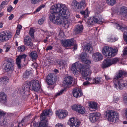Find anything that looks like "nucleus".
<instances>
[{"label": "nucleus", "instance_id": "25", "mask_svg": "<svg viewBox=\"0 0 127 127\" xmlns=\"http://www.w3.org/2000/svg\"><path fill=\"white\" fill-rule=\"evenodd\" d=\"M31 86V82L28 81H26L25 83L23 86L22 87V89L21 91L24 92L29 90L30 89L31 90L30 88Z\"/></svg>", "mask_w": 127, "mask_h": 127}, {"label": "nucleus", "instance_id": "16", "mask_svg": "<svg viewBox=\"0 0 127 127\" xmlns=\"http://www.w3.org/2000/svg\"><path fill=\"white\" fill-rule=\"evenodd\" d=\"M72 109L80 114H83L85 112L84 107L79 105H74L72 107Z\"/></svg>", "mask_w": 127, "mask_h": 127}, {"label": "nucleus", "instance_id": "46", "mask_svg": "<svg viewBox=\"0 0 127 127\" xmlns=\"http://www.w3.org/2000/svg\"><path fill=\"white\" fill-rule=\"evenodd\" d=\"M82 62L85 63L86 64H91V61L89 60L86 59L85 60H84V61Z\"/></svg>", "mask_w": 127, "mask_h": 127}, {"label": "nucleus", "instance_id": "28", "mask_svg": "<svg viewBox=\"0 0 127 127\" xmlns=\"http://www.w3.org/2000/svg\"><path fill=\"white\" fill-rule=\"evenodd\" d=\"M83 27L82 25H77L75 27L74 32L75 34L81 33L83 31Z\"/></svg>", "mask_w": 127, "mask_h": 127}, {"label": "nucleus", "instance_id": "9", "mask_svg": "<svg viewBox=\"0 0 127 127\" xmlns=\"http://www.w3.org/2000/svg\"><path fill=\"white\" fill-rule=\"evenodd\" d=\"M7 63L6 65L5 70L7 72L11 73L13 70V65L12 64L13 61L10 59L6 60Z\"/></svg>", "mask_w": 127, "mask_h": 127}, {"label": "nucleus", "instance_id": "36", "mask_svg": "<svg viewBox=\"0 0 127 127\" xmlns=\"http://www.w3.org/2000/svg\"><path fill=\"white\" fill-rule=\"evenodd\" d=\"M8 78L5 76L1 78L0 79V82L3 84H6L8 82Z\"/></svg>", "mask_w": 127, "mask_h": 127}, {"label": "nucleus", "instance_id": "48", "mask_svg": "<svg viewBox=\"0 0 127 127\" xmlns=\"http://www.w3.org/2000/svg\"><path fill=\"white\" fill-rule=\"evenodd\" d=\"M32 124L33 126L34 127H38V124L35 121H34L32 123Z\"/></svg>", "mask_w": 127, "mask_h": 127}, {"label": "nucleus", "instance_id": "13", "mask_svg": "<svg viewBox=\"0 0 127 127\" xmlns=\"http://www.w3.org/2000/svg\"><path fill=\"white\" fill-rule=\"evenodd\" d=\"M74 40L73 38L65 39L61 41L63 46L65 47H70L74 44Z\"/></svg>", "mask_w": 127, "mask_h": 127}, {"label": "nucleus", "instance_id": "62", "mask_svg": "<svg viewBox=\"0 0 127 127\" xmlns=\"http://www.w3.org/2000/svg\"><path fill=\"white\" fill-rule=\"evenodd\" d=\"M105 79L106 80H110L111 78L108 76H105Z\"/></svg>", "mask_w": 127, "mask_h": 127}, {"label": "nucleus", "instance_id": "57", "mask_svg": "<svg viewBox=\"0 0 127 127\" xmlns=\"http://www.w3.org/2000/svg\"><path fill=\"white\" fill-rule=\"evenodd\" d=\"M90 82L88 81H86L84 82L83 83V85L84 86H86L88 85L89 84Z\"/></svg>", "mask_w": 127, "mask_h": 127}, {"label": "nucleus", "instance_id": "3", "mask_svg": "<svg viewBox=\"0 0 127 127\" xmlns=\"http://www.w3.org/2000/svg\"><path fill=\"white\" fill-rule=\"evenodd\" d=\"M124 76H127V72L120 70L116 72L113 80L114 87H117V83L123 80Z\"/></svg>", "mask_w": 127, "mask_h": 127}, {"label": "nucleus", "instance_id": "29", "mask_svg": "<svg viewBox=\"0 0 127 127\" xmlns=\"http://www.w3.org/2000/svg\"><path fill=\"white\" fill-rule=\"evenodd\" d=\"M29 57L32 59V60L33 61L37 58L38 55L36 52L33 51L30 53Z\"/></svg>", "mask_w": 127, "mask_h": 127}, {"label": "nucleus", "instance_id": "33", "mask_svg": "<svg viewBox=\"0 0 127 127\" xmlns=\"http://www.w3.org/2000/svg\"><path fill=\"white\" fill-rule=\"evenodd\" d=\"M89 118L91 122L92 123H95L98 120V118L94 115L92 113L90 114Z\"/></svg>", "mask_w": 127, "mask_h": 127}, {"label": "nucleus", "instance_id": "58", "mask_svg": "<svg viewBox=\"0 0 127 127\" xmlns=\"http://www.w3.org/2000/svg\"><path fill=\"white\" fill-rule=\"evenodd\" d=\"M5 114V113L4 112L1 110H0V116H4Z\"/></svg>", "mask_w": 127, "mask_h": 127}, {"label": "nucleus", "instance_id": "8", "mask_svg": "<svg viewBox=\"0 0 127 127\" xmlns=\"http://www.w3.org/2000/svg\"><path fill=\"white\" fill-rule=\"evenodd\" d=\"M12 36L11 32L9 31H5L0 33V41L4 42L7 41Z\"/></svg>", "mask_w": 127, "mask_h": 127}, {"label": "nucleus", "instance_id": "26", "mask_svg": "<svg viewBox=\"0 0 127 127\" xmlns=\"http://www.w3.org/2000/svg\"><path fill=\"white\" fill-rule=\"evenodd\" d=\"M84 50L85 51L91 53L93 51V49L91 45L89 43L85 45Z\"/></svg>", "mask_w": 127, "mask_h": 127}, {"label": "nucleus", "instance_id": "27", "mask_svg": "<svg viewBox=\"0 0 127 127\" xmlns=\"http://www.w3.org/2000/svg\"><path fill=\"white\" fill-rule=\"evenodd\" d=\"M24 43L27 46H32L33 43L32 42L31 39L29 37H27L25 38L24 40Z\"/></svg>", "mask_w": 127, "mask_h": 127}, {"label": "nucleus", "instance_id": "44", "mask_svg": "<svg viewBox=\"0 0 127 127\" xmlns=\"http://www.w3.org/2000/svg\"><path fill=\"white\" fill-rule=\"evenodd\" d=\"M8 3V2L6 1H3L0 4V7L2 8L3 7H4L5 5H7Z\"/></svg>", "mask_w": 127, "mask_h": 127}, {"label": "nucleus", "instance_id": "39", "mask_svg": "<svg viewBox=\"0 0 127 127\" xmlns=\"http://www.w3.org/2000/svg\"><path fill=\"white\" fill-rule=\"evenodd\" d=\"M31 74V72L30 71H26L25 72L23 75V78L25 79H26L28 78L30 75Z\"/></svg>", "mask_w": 127, "mask_h": 127}, {"label": "nucleus", "instance_id": "12", "mask_svg": "<svg viewBox=\"0 0 127 127\" xmlns=\"http://www.w3.org/2000/svg\"><path fill=\"white\" fill-rule=\"evenodd\" d=\"M115 26L117 27V29H122L123 32H124L123 35L124 40L127 44V27H122L120 25L117 23L115 24Z\"/></svg>", "mask_w": 127, "mask_h": 127}, {"label": "nucleus", "instance_id": "64", "mask_svg": "<svg viewBox=\"0 0 127 127\" xmlns=\"http://www.w3.org/2000/svg\"><path fill=\"white\" fill-rule=\"evenodd\" d=\"M18 0H15L13 2V3L15 4H17V3L18 2Z\"/></svg>", "mask_w": 127, "mask_h": 127}, {"label": "nucleus", "instance_id": "59", "mask_svg": "<svg viewBox=\"0 0 127 127\" xmlns=\"http://www.w3.org/2000/svg\"><path fill=\"white\" fill-rule=\"evenodd\" d=\"M20 30L19 29H17L16 32V34L17 35H19L20 34Z\"/></svg>", "mask_w": 127, "mask_h": 127}, {"label": "nucleus", "instance_id": "19", "mask_svg": "<svg viewBox=\"0 0 127 127\" xmlns=\"http://www.w3.org/2000/svg\"><path fill=\"white\" fill-rule=\"evenodd\" d=\"M72 80L73 78L71 76H68L65 77L63 82L64 86L66 87H68L72 83Z\"/></svg>", "mask_w": 127, "mask_h": 127}, {"label": "nucleus", "instance_id": "6", "mask_svg": "<svg viewBox=\"0 0 127 127\" xmlns=\"http://www.w3.org/2000/svg\"><path fill=\"white\" fill-rule=\"evenodd\" d=\"M119 60L117 58H115L112 59H106L104 60L102 64V67L105 68L110 66L113 64H116L118 62Z\"/></svg>", "mask_w": 127, "mask_h": 127}, {"label": "nucleus", "instance_id": "4", "mask_svg": "<svg viewBox=\"0 0 127 127\" xmlns=\"http://www.w3.org/2000/svg\"><path fill=\"white\" fill-rule=\"evenodd\" d=\"M118 50L117 48L113 49L111 47L107 46L104 47L102 50L103 54L108 58L114 57L116 54Z\"/></svg>", "mask_w": 127, "mask_h": 127}, {"label": "nucleus", "instance_id": "20", "mask_svg": "<svg viewBox=\"0 0 127 127\" xmlns=\"http://www.w3.org/2000/svg\"><path fill=\"white\" fill-rule=\"evenodd\" d=\"M72 93L73 96L76 98L80 97L83 94L81 89L77 88H76L73 90Z\"/></svg>", "mask_w": 127, "mask_h": 127}, {"label": "nucleus", "instance_id": "24", "mask_svg": "<svg viewBox=\"0 0 127 127\" xmlns=\"http://www.w3.org/2000/svg\"><path fill=\"white\" fill-rule=\"evenodd\" d=\"M117 87H115L117 89H119L120 90L123 89L124 87H127V81H123V80L120 81L118 83H117Z\"/></svg>", "mask_w": 127, "mask_h": 127}, {"label": "nucleus", "instance_id": "21", "mask_svg": "<svg viewBox=\"0 0 127 127\" xmlns=\"http://www.w3.org/2000/svg\"><path fill=\"white\" fill-rule=\"evenodd\" d=\"M81 70L82 75L84 77H87L88 75H90L91 74V72L89 68H87L86 66H82Z\"/></svg>", "mask_w": 127, "mask_h": 127}, {"label": "nucleus", "instance_id": "63", "mask_svg": "<svg viewBox=\"0 0 127 127\" xmlns=\"http://www.w3.org/2000/svg\"><path fill=\"white\" fill-rule=\"evenodd\" d=\"M125 115L126 118H127V108H126L125 111Z\"/></svg>", "mask_w": 127, "mask_h": 127}, {"label": "nucleus", "instance_id": "54", "mask_svg": "<svg viewBox=\"0 0 127 127\" xmlns=\"http://www.w3.org/2000/svg\"><path fill=\"white\" fill-rule=\"evenodd\" d=\"M108 41L110 42H113L115 41V40L112 38H108Z\"/></svg>", "mask_w": 127, "mask_h": 127}, {"label": "nucleus", "instance_id": "14", "mask_svg": "<svg viewBox=\"0 0 127 127\" xmlns=\"http://www.w3.org/2000/svg\"><path fill=\"white\" fill-rule=\"evenodd\" d=\"M102 18H98V19L95 17H93L92 18H91L88 19V24L91 25H93L94 24L102 23Z\"/></svg>", "mask_w": 127, "mask_h": 127}, {"label": "nucleus", "instance_id": "52", "mask_svg": "<svg viewBox=\"0 0 127 127\" xmlns=\"http://www.w3.org/2000/svg\"><path fill=\"white\" fill-rule=\"evenodd\" d=\"M124 102L127 105V96H125L124 98Z\"/></svg>", "mask_w": 127, "mask_h": 127}, {"label": "nucleus", "instance_id": "43", "mask_svg": "<svg viewBox=\"0 0 127 127\" xmlns=\"http://www.w3.org/2000/svg\"><path fill=\"white\" fill-rule=\"evenodd\" d=\"M66 89L64 88V89L61 90L60 92L57 93L56 96H59L62 94L64 92L66 91Z\"/></svg>", "mask_w": 127, "mask_h": 127}, {"label": "nucleus", "instance_id": "41", "mask_svg": "<svg viewBox=\"0 0 127 127\" xmlns=\"http://www.w3.org/2000/svg\"><path fill=\"white\" fill-rule=\"evenodd\" d=\"M34 30L32 29H31L29 31L30 35L32 38H33L34 37Z\"/></svg>", "mask_w": 127, "mask_h": 127}, {"label": "nucleus", "instance_id": "32", "mask_svg": "<svg viewBox=\"0 0 127 127\" xmlns=\"http://www.w3.org/2000/svg\"><path fill=\"white\" fill-rule=\"evenodd\" d=\"M89 106L90 109L95 111L97 109V105L96 103L93 102H90L89 103Z\"/></svg>", "mask_w": 127, "mask_h": 127}, {"label": "nucleus", "instance_id": "11", "mask_svg": "<svg viewBox=\"0 0 127 127\" xmlns=\"http://www.w3.org/2000/svg\"><path fill=\"white\" fill-rule=\"evenodd\" d=\"M31 90L37 92L40 89V87L39 81L37 80L31 81Z\"/></svg>", "mask_w": 127, "mask_h": 127}, {"label": "nucleus", "instance_id": "1", "mask_svg": "<svg viewBox=\"0 0 127 127\" xmlns=\"http://www.w3.org/2000/svg\"><path fill=\"white\" fill-rule=\"evenodd\" d=\"M50 18L54 24H62L65 28L69 27L71 21L68 18L70 13L65 5L58 3L52 6Z\"/></svg>", "mask_w": 127, "mask_h": 127}, {"label": "nucleus", "instance_id": "34", "mask_svg": "<svg viewBox=\"0 0 127 127\" xmlns=\"http://www.w3.org/2000/svg\"><path fill=\"white\" fill-rule=\"evenodd\" d=\"M48 120H45L43 121H41V122L39 123L38 127H46L48 124Z\"/></svg>", "mask_w": 127, "mask_h": 127}, {"label": "nucleus", "instance_id": "40", "mask_svg": "<svg viewBox=\"0 0 127 127\" xmlns=\"http://www.w3.org/2000/svg\"><path fill=\"white\" fill-rule=\"evenodd\" d=\"M49 65H52L53 64H55L58 63V61L55 59H51L49 62Z\"/></svg>", "mask_w": 127, "mask_h": 127}, {"label": "nucleus", "instance_id": "49", "mask_svg": "<svg viewBox=\"0 0 127 127\" xmlns=\"http://www.w3.org/2000/svg\"><path fill=\"white\" fill-rule=\"evenodd\" d=\"M93 115L96 116L97 118H98V117H99L100 115V114L99 112H97L96 113H92Z\"/></svg>", "mask_w": 127, "mask_h": 127}, {"label": "nucleus", "instance_id": "22", "mask_svg": "<svg viewBox=\"0 0 127 127\" xmlns=\"http://www.w3.org/2000/svg\"><path fill=\"white\" fill-rule=\"evenodd\" d=\"M68 123L70 126L73 127L74 126L75 127H78L80 124V123L74 118H70Z\"/></svg>", "mask_w": 127, "mask_h": 127}, {"label": "nucleus", "instance_id": "45", "mask_svg": "<svg viewBox=\"0 0 127 127\" xmlns=\"http://www.w3.org/2000/svg\"><path fill=\"white\" fill-rule=\"evenodd\" d=\"M11 46L10 45H4V48H6V50L5 52H8L10 50V48H11Z\"/></svg>", "mask_w": 127, "mask_h": 127}, {"label": "nucleus", "instance_id": "35", "mask_svg": "<svg viewBox=\"0 0 127 127\" xmlns=\"http://www.w3.org/2000/svg\"><path fill=\"white\" fill-rule=\"evenodd\" d=\"M88 57L87 54L85 52H82L80 56V59L82 62L85 60L86 58Z\"/></svg>", "mask_w": 127, "mask_h": 127}, {"label": "nucleus", "instance_id": "51", "mask_svg": "<svg viewBox=\"0 0 127 127\" xmlns=\"http://www.w3.org/2000/svg\"><path fill=\"white\" fill-rule=\"evenodd\" d=\"M12 8L13 7L11 6H10L7 8V11L9 12H11V10Z\"/></svg>", "mask_w": 127, "mask_h": 127}, {"label": "nucleus", "instance_id": "31", "mask_svg": "<svg viewBox=\"0 0 127 127\" xmlns=\"http://www.w3.org/2000/svg\"><path fill=\"white\" fill-rule=\"evenodd\" d=\"M7 99L6 95L3 92L0 93V102H4Z\"/></svg>", "mask_w": 127, "mask_h": 127}, {"label": "nucleus", "instance_id": "47", "mask_svg": "<svg viewBox=\"0 0 127 127\" xmlns=\"http://www.w3.org/2000/svg\"><path fill=\"white\" fill-rule=\"evenodd\" d=\"M45 19L43 18H42L39 20L38 21V23L39 24L41 25L43 24L44 21Z\"/></svg>", "mask_w": 127, "mask_h": 127}, {"label": "nucleus", "instance_id": "38", "mask_svg": "<svg viewBox=\"0 0 127 127\" xmlns=\"http://www.w3.org/2000/svg\"><path fill=\"white\" fill-rule=\"evenodd\" d=\"M106 2L109 5H113L116 2V0H105Z\"/></svg>", "mask_w": 127, "mask_h": 127}, {"label": "nucleus", "instance_id": "53", "mask_svg": "<svg viewBox=\"0 0 127 127\" xmlns=\"http://www.w3.org/2000/svg\"><path fill=\"white\" fill-rule=\"evenodd\" d=\"M55 127H64L62 124L59 123L57 124Z\"/></svg>", "mask_w": 127, "mask_h": 127}, {"label": "nucleus", "instance_id": "60", "mask_svg": "<svg viewBox=\"0 0 127 127\" xmlns=\"http://www.w3.org/2000/svg\"><path fill=\"white\" fill-rule=\"evenodd\" d=\"M41 7H38L36 10H35V12H38V11H39L41 9Z\"/></svg>", "mask_w": 127, "mask_h": 127}, {"label": "nucleus", "instance_id": "50", "mask_svg": "<svg viewBox=\"0 0 127 127\" xmlns=\"http://www.w3.org/2000/svg\"><path fill=\"white\" fill-rule=\"evenodd\" d=\"M123 55L127 56V46L124 50Z\"/></svg>", "mask_w": 127, "mask_h": 127}, {"label": "nucleus", "instance_id": "42", "mask_svg": "<svg viewBox=\"0 0 127 127\" xmlns=\"http://www.w3.org/2000/svg\"><path fill=\"white\" fill-rule=\"evenodd\" d=\"M18 51H24L25 48V46L24 45L18 47Z\"/></svg>", "mask_w": 127, "mask_h": 127}, {"label": "nucleus", "instance_id": "10", "mask_svg": "<svg viewBox=\"0 0 127 127\" xmlns=\"http://www.w3.org/2000/svg\"><path fill=\"white\" fill-rule=\"evenodd\" d=\"M54 79V74L52 73L49 74L46 78V80L47 84L49 85H52V89H53L55 87L54 85H53L55 82Z\"/></svg>", "mask_w": 127, "mask_h": 127}, {"label": "nucleus", "instance_id": "15", "mask_svg": "<svg viewBox=\"0 0 127 127\" xmlns=\"http://www.w3.org/2000/svg\"><path fill=\"white\" fill-rule=\"evenodd\" d=\"M52 114V111L50 109H47L44 110L41 114L40 120L41 121H43L48 120L46 119V117L48 115H51Z\"/></svg>", "mask_w": 127, "mask_h": 127}, {"label": "nucleus", "instance_id": "61", "mask_svg": "<svg viewBox=\"0 0 127 127\" xmlns=\"http://www.w3.org/2000/svg\"><path fill=\"white\" fill-rule=\"evenodd\" d=\"M22 28V26L20 25H19L17 26V29H19V30H21Z\"/></svg>", "mask_w": 127, "mask_h": 127}, {"label": "nucleus", "instance_id": "2", "mask_svg": "<svg viewBox=\"0 0 127 127\" xmlns=\"http://www.w3.org/2000/svg\"><path fill=\"white\" fill-rule=\"evenodd\" d=\"M86 4L84 1H82L79 3L76 1H74L72 3V7L73 9H76L81 10L80 13L83 15L85 18H87L89 16V13L87 9L84 11L82 10L84 8Z\"/></svg>", "mask_w": 127, "mask_h": 127}, {"label": "nucleus", "instance_id": "37", "mask_svg": "<svg viewBox=\"0 0 127 127\" xmlns=\"http://www.w3.org/2000/svg\"><path fill=\"white\" fill-rule=\"evenodd\" d=\"M92 80L95 82L93 83L99 84L102 81V79L101 78L99 77H97L95 79H94Z\"/></svg>", "mask_w": 127, "mask_h": 127}, {"label": "nucleus", "instance_id": "7", "mask_svg": "<svg viewBox=\"0 0 127 127\" xmlns=\"http://www.w3.org/2000/svg\"><path fill=\"white\" fill-rule=\"evenodd\" d=\"M82 65L76 62L72 64L70 69L74 74H77L81 71Z\"/></svg>", "mask_w": 127, "mask_h": 127}, {"label": "nucleus", "instance_id": "18", "mask_svg": "<svg viewBox=\"0 0 127 127\" xmlns=\"http://www.w3.org/2000/svg\"><path fill=\"white\" fill-rule=\"evenodd\" d=\"M27 56L25 54H23L20 55L18 56L16 59V64L18 68H20L21 67V60H23L24 61H25Z\"/></svg>", "mask_w": 127, "mask_h": 127}, {"label": "nucleus", "instance_id": "23", "mask_svg": "<svg viewBox=\"0 0 127 127\" xmlns=\"http://www.w3.org/2000/svg\"><path fill=\"white\" fill-rule=\"evenodd\" d=\"M92 58L93 60L95 62H97L103 59V57L100 53H96L93 54Z\"/></svg>", "mask_w": 127, "mask_h": 127}, {"label": "nucleus", "instance_id": "30", "mask_svg": "<svg viewBox=\"0 0 127 127\" xmlns=\"http://www.w3.org/2000/svg\"><path fill=\"white\" fill-rule=\"evenodd\" d=\"M120 14L126 17L127 16V7L123 6L121 8Z\"/></svg>", "mask_w": 127, "mask_h": 127}, {"label": "nucleus", "instance_id": "56", "mask_svg": "<svg viewBox=\"0 0 127 127\" xmlns=\"http://www.w3.org/2000/svg\"><path fill=\"white\" fill-rule=\"evenodd\" d=\"M52 48H53V47L52 46H48L47 47V48H46V51H47L48 50H51L52 49Z\"/></svg>", "mask_w": 127, "mask_h": 127}, {"label": "nucleus", "instance_id": "55", "mask_svg": "<svg viewBox=\"0 0 127 127\" xmlns=\"http://www.w3.org/2000/svg\"><path fill=\"white\" fill-rule=\"evenodd\" d=\"M14 17V16L13 14H11L8 17V19L9 20H12Z\"/></svg>", "mask_w": 127, "mask_h": 127}, {"label": "nucleus", "instance_id": "5", "mask_svg": "<svg viewBox=\"0 0 127 127\" xmlns=\"http://www.w3.org/2000/svg\"><path fill=\"white\" fill-rule=\"evenodd\" d=\"M116 118L118 117V114L114 111L108 110L104 112V117L107 119L110 122H114L115 119V115Z\"/></svg>", "mask_w": 127, "mask_h": 127}, {"label": "nucleus", "instance_id": "17", "mask_svg": "<svg viewBox=\"0 0 127 127\" xmlns=\"http://www.w3.org/2000/svg\"><path fill=\"white\" fill-rule=\"evenodd\" d=\"M56 114L59 118L63 119L68 115V113L66 110H59L56 111Z\"/></svg>", "mask_w": 127, "mask_h": 127}]
</instances>
